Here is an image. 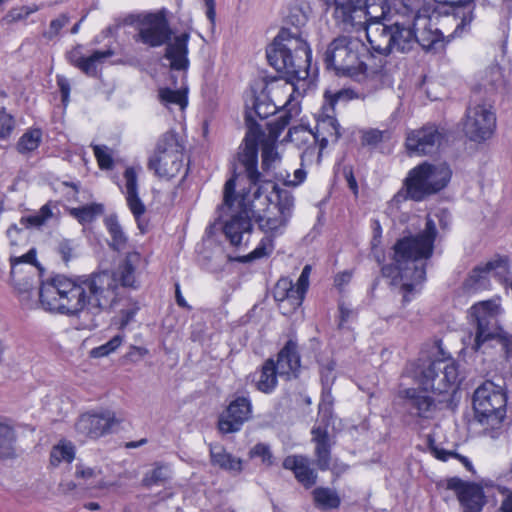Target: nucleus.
<instances>
[{"label": "nucleus", "instance_id": "f257e3e1", "mask_svg": "<svg viewBox=\"0 0 512 512\" xmlns=\"http://www.w3.org/2000/svg\"><path fill=\"white\" fill-rule=\"evenodd\" d=\"M293 15L289 18L293 19ZM306 16L301 15L295 23V31L282 28L274 38L272 44L266 50L269 64L277 72L286 75V79L279 76H264L255 80L251 86L253 93V107L245 111L246 128H261L256 121L267 119L277 112V106L272 101L280 93H289L293 89L294 79H303L307 74V66L310 61L311 50L301 37L299 27L305 25ZM293 24L294 22L291 21Z\"/></svg>", "mask_w": 512, "mask_h": 512}, {"label": "nucleus", "instance_id": "f03ea898", "mask_svg": "<svg viewBox=\"0 0 512 512\" xmlns=\"http://www.w3.org/2000/svg\"><path fill=\"white\" fill-rule=\"evenodd\" d=\"M118 279L113 273L103 271L90 275H56L43 282L39 297L49 311L88 320L86 328L100 324L98 317L117 307L119 302Z\"/></svg>", "mask_w": 512, "mask_h": 512}, {"label": "nucleus", "instance_id": "7ed1b4c3", "mask_svg": "<svg viewBox=\"0 0 512 512\" xmlns=\"http://www.w3.org/2000/svg\"><path fill=\"white\" fill-rule=\"evenodd\" d=\"M436 235L435 222L427 218L421 233L404 237L395 243L394 264L385 265L381 269L384 277H391L394 281L399 278L405 303L411 300L409 294L416 291V287L426 279L425 261L433 254Z\"/></svg>", "mask_w": 512, "mask_h": 512}, {"label": "nucleus", "instance_id": "20e7f679", "mask_svg": "<svg viewBox=\"0 0 512 512\" xmlns=\"http://www.w3.org/2000/svg\"><path fill=\"white\" fill-rule=\"evenodd\" d=\"M136 23L137 34L134 36L136 42L149 47H160L166 45L164 57L170 61L172 70L186 71L189 67L188 42L190 34L183 32L174 36L166 18L165 11L155 13L129 15L125 18V24Z\"/></svg>", "mask_w": 512, "mask_h": 512}, {"label": "nucleus", "instance_id": "39448f33", "mask_svg": "<svg viewBox=\"0 0 512 512\" xmlns=\"http://www.w3.org/2000/svg\"><path fill=\"white\" fill-rule=\"evenodd\" d=\"M282 130H247V133L239 146L237 158L244 167L250 188L254 189L256 199L260 198L261 190L265 188L261 173L257 169L258 152L262 151V169L270 171L280 161L276 150V143Z\"/></svg>", "mask_w": 512, "mask_h": 512}, {"label": "nucleus", "instance_id": "423d86ee", "mask_svg": "<svg viewBox=\"0 0 512 512\" xmlns=\"http://www.w3.org/2000/svg\"><path fill=\"white\" fill-rule=\"evenodd\" d=\"M251 200H255L256 208H253L252 217L255 218L259 228L275 237L284 232L294 207V198L286 189H280L272 182H265V188L261 190L260 198L256 199L254 190L251 191Z\"/></svg>", "mask_w": 512, "mask_h": 512}, {"label": "nucleus", "instance_id": "0eeeda50", "mask_svg": "<svg viewBox=\"0 0 512 512\" xmlns=\"http://www.w3.org/2000/svg\"><path fill=\"white\" fill-rule=\"evenodd\" d=\"M500 314V305L494 300L474 304L470 309L474 332L464 340V343L474 352H478L489 346L492 341H496L509 357L512 354V334L501 327Z\"/></svg>", "mask_w": 512, "mask_h": 512}, {"label": "nucleus", "instance_id": "6e6552de", "mask_svg": "<svg viewBox=\"0 0 512 512\" xmlns=\"http://www.w3.org/2000/svg\"><path fill=\"white\" fill-rule=\"evenodd\" d=\"M333 7V18L342 30L375 26L386 19L389 13L387 0H322Z\"/></svg>", "mask_w": 512, "mask_h": 512}, {"label": "nucleus", "instance_id": "1a4fd4ad", "mask_svg": "<svg viewBox=\"0 0 512 512\" xmlns=\"http://www.w3.org/2000/svg\"><path fill=\"white\" fill-rule=\"evenodd\" d=\"M367 40L376 53L390 55L394 52L406 54L416 46L414 21L378 23L367 28Z\"/></svg>", "mask_w": 512, "mask_h": 512}, {"label": "nucleus", "instance_id": "9d476101", "mask_svg": "<svg viewBox=\"0 0 512 512\" xmlns=\"http://www.w3.org/2000/svg\"><path fill=\"white\" fill-rule=\"evenodd\" d=\"M452 171L445 162H423L411 169L405 179L406 197L422 201L444 189L450 182Z\"/></svg>", "mask_w": 512, "mask_h": 512}, {"label": "nucleus", "instance_id": "9b49d317", "mask_svg": "<svg viewBox=\"0 0 512 512\" xmlns=\"http://www.w3.org/2000/svg\"><path fill=\"white\" fill-rule=\"evenodd\" d=\"M365 52V43L357 38L341 35L334 38L323 54V62L336 75L355 79L360 55Z\"/></svg>", "mask_w": 512, "mask_h": 512}, {"label": "nucleus", "instance_id": "f8f14e48", "mask_svg": "<svg viewBox=\"0 0 512 512\" xmlns=\"http://www.w3.org/2000/svg\"><path fill=\"white\" fill-rule=\"evenodd\" d=\"M184 166L183 137L174 130L167 131L158 141L155 153L149 158L148 168L159 178L171 179Z\"/></svg>", "mask_w": 512, "mask_h": 512}, {"label": "nucleus", "instance_id": "ddd939ff", "mask_svg": "<svg viewBox=\"0 0 512 512\" xmlns=\"http://www.w3.org/2000/svg\"><path fill=\"white\" fill-rule=\"evenodd\" d=\"M506 395L500 385L492 381L482 383L473 394L476 420L482 425L495 427L505 416Z\"/></svg>", "mask_w": 512, "mask_h": 512}, {"label": "nucleus", "instance_id": "4468645a", "mask_svg": "<svg viewBox=\"0 0 512 512\" xmlns=\"http://www.w3.org/2000/svg\"><path fill=\"white\" fill-rule=\"evenodd\" d=\"M418 382L423 390L437 394L455 391L459 383L458 365L452 359H438L421 369Z\"/></svg>", "mask_w": 512, "mask_h": 512}, {"label": "nucleus", "instance_id": "2eb2a0df", "mask_svg": "<svg viewBox=\"0 0 512 512\" xmlns=\"http://www.w3.org/2000/svg\"><path fill=\"white\" fill-rule=\"evenodd\" d=\"M256 207L255 200H251V190L243 192L239 196V211L232 215L223 226L225 237L232 246L238 247L248 242L252 232V211Z\"/></svg>", "mask_w": 512, "mask_h": 512}, {"label": "nucleus", "instance_id": "dca6fc26", "mask_svg": "<svg viewBox=\"0 0 512 512\" xmlns=\"http://www.w3.org/2000/svg\"><path fill=\"white\" fill-rule=\"evenodd\" d=\"M414 29L418 44L425 52L437 54L445 49L449 37H445L440 29L431 23V19L420 15L419 11L414 15Z\"/></svg>", "mask_w": 512, "mask_h": 512}, {"label": "nucleus", "instance_id": "f3484780", "mask_svg": "<svg viewBox=\"0 0 512 512\" xmlns=\"http://www.w3.org/2000/svg\"><path fill=\"white\" fill-rule=\"evenodd\" d=\"M321 420L311 429L312 439L315 444V457L318 468L322 471L329 469L331 461V442L328 433V426L332 416L331 408L319 406Z\"/></svg>", "mask_w": 512, "mask_h": 512}, {"label": "nucleus", "instance_id": "a211bd4d", "mask_svg": "<svg viewBox=\"0 0 512 512\" xmlns=\"http://www.w3.org/2000/svg\"><path fill=\"white\" fill-rule=\"evenodd\" d=\"M252 417V403L248 397L239 396L227 406L218 419V429L223 434L241 430L243 424Z\"/></svg>", "mask_w": 512, "mask_h": 512}, {"label": "nucleus", "instance_id": "6ab92c4d", "mask_svg": "<svg viewBox=\"0 0 512 512\" xmlns=\"http://www.w3.org/2000/svg\"><path fill=\"white\" fill-rule=\"evenodd\" d=\"M447 488L456 493L464 512H480L482 510L485 496L480 485L452 477L447 480Z\"/></svg>", "mask_w": 512, "mask_h": 512}, {"label": "nucleus", "instance_id": "aec40b11", "mask_svg": "<svg viewBox=\"0 0 512 512\" xmlns=\"http://www.w3.org/2000/svg\"><path fill=\"white\" fill-rule=\"evenodd\" d=\"M117 423L115 415L111 411L82 414L75 424L78 433L96 439L110 432Z\"/></svg>", "mask_w": 512, "mask_h": 512}, {"label": "nucleus", "instance_id": "412c9836", "mask_svg": "<svg viewBox=\"0 0 512 512\" xmlns=\"http://www.w3.org/2000/svg\"><path fill=\"white\" fill-rule=\"evenodd\" d=\"M442 140L439 130H410L405 146L410 156H423L436 153Z\"/></svg>", "mask_w": 512, "mask_h": 512}, {"label": "nucleus", "instance_id": "4be33fe9", "mask_svg": "<svg viewBox=\"0 0 512 512\" xmlns=\"http://www.w3.org/2000/svg\"><path fill=\"white\" fill-rule=\"evenodd\" d=\"M124 179L127 206L134 216L138 229L143 234L147 231V223L142 218L146 212V206L139 197L137 170L134 167L126 168Z\"/></svg>", "mask_w": 512, "mask_h": 512}, {"label": "nucleus", "instance_id": "5701e85b", "mask_svg": "<svg viewBox=\"0 0 512 512\" xmlns=\"http://www.w3.org/2000/svg\"><path fill=\"white\" fill-rule=\"evenodd\" d=\"M439 3L446 4L450 7L447 12L446 21L453 22L455 29L454 35H461L470 27L471 22L475 18L474 0H436Z\"/></svg>", "mask_w": 512, "mask_h": 512}, {"label": "nucleus", "instance_id": "b1692460", "mask_svg": "<svg viewBox=\"0 0 512 512\" xmlns=\"http://www.w3.org/2000/svg\"><path fill=\"white\" fill-rule=\"evenodd\" d=\"M507 265V258L499 257L488 261L484 265L476 266L464 282L465 290L468 292H477L488 288V274L496 269H502V272H505L507 270Z\"/></svg>", "mask_w": 512, "mask_h": 512}, {"label": "nucleus", "instance_id": "393cba45", "mask_svg": "<svg viewBox=\"0 0 512 512\" xmlns=\"http://www.w3.org/2000/svg\"><path fill=\"white\" fill-rule=\"evenodd\" d=\"M273 297L275 301L280 303L281 309H286V312L296 310L304 300L295 284L287 277L280 278L277 281L273 289Z\"/></svg>", "mask_w": 512, "mask_h": 512}, {"label": "nucleus", "instance_id": "a878e982", "mask_svg": "<svg viewBox=\"0 0 512 512\" xmlns=\"http://www.w3.org/2000/svg\"><path fill=\"white\" fill-rule=\"evenodd\" d=\"M404 405L412 416L421 418L432 417L436 404L427 391L418 389H407L405 391Z\"/></svg>", "mask_w": 512, "mask_h": 512}, {"label": "nucleus", "instance_id": "bb28decb", "mask_svg": "<svg viewBox=\"0 0 512 512\" xmlns=\"http://www.w3.org/2000/svg\"><path fill=\"white\" fill-rule=\"evenodd\" d=\"M275 367L279 376H286L288 379L297 377L300 369V355L295 341L288 340L279 351Z\"/></svg>", "mask_w": 512, "mask_h": 512}, {"label": "nucleus", "instance_id": "cd10ccee", "mask_svg": "<svg viewBox=\"0 0 512 512\" xmlns=\"http://www.w3.org/2000/svg\"><path fill=\"white\" fill-rule=\"evenodd\" d=\"M283 467L293 471L296 479L305 487H311L316 483L317 474L310 468L309 460L305 456H287L283 461Z\"/></svg>", "mask_w": 512, "mask_h": 512}, {"label": "nucleus", "instance_id": "c85d7f7f", "mask_svg": "<svg viewBox=\"0 0 512 512\" xmlns=\"http://www.w3.org/2000/svg\"><path fill=\"white\" fill-rule=\"evenodd\" d=\"M371 50H373L371 48ZM388 55H382L375 51H370L365 45V52L360 55L359 66L355 75V80L361 81L368 76L379 74L386 65V57Z\"/></svg>", "mask_w": 512, "mask_h": 512}, {"label": "nucleus", "instance_id": "c756f323", "mask_svg": "<svg viewBox=\"0 0 512 512\" xmlns=\"http://www.w3.org/2000/svg\"><path fill=\"white\" fill-rule=\"evenodd\" d=\"M350 90H340L334 94L326 91L324 94L325 104L322 106L320 113L318 114V125H327L331 128H338L339 123L335 117V105L340 101H347L351 99Z\"/></svg>", "mask_w": 512, "mask_h": 512}, {"label": "nucleus", "instance_id": "7c9ffc66", "mask_svg": "<svg viewBox=\"0 0 512 512\" xmlns=\"http://www.w3.org/2000/svg\"><path fill=\"white\" fill-rule=\"evenodd\" d=\"M467 128H495L496 115L491 106L479 104L469 107L466 112Z\"/></svg>", "mask_w": 512, "mask_h": 512}, {"label": "nucleus", "instance_id": "2f4dec72", "mask_svg": "<svg viewBox=\"0 0 512 512\" xmlns=\"http://www.w3.org/2000/svg\"><path fill=\"white\" fill-rule=\"evenodd\" d=\"M210 456L212 464L217 465L224 470L234 473H239L242 470L241 459L227 453L221 445H211Z\"/></svg>", "mask_w": 512, "mask_h": 512}, {"label": "nucleus", "instance_id": "473e14b6", "mask_svg": "<svg viewBox=\"0 0 512 512\" xmlns=\"http://www.w3.org/2000/svg\"><path fill=\"white\" fill-rule=\"evenodd\" d=\"M312 495L315 506L323 511L337 509L341 504L337 491L329 487H317Z\"/></svg>", "mask_w": 512, "mask_h": 512}, {"label": "nucleus", "instance_id": "72a5a7b5", "mask_svg": "<svg viewBox=\"0 0 512 512\" xmlns=\"http://www.w3.org/2000/svg\"><path fill=\"white\" fill-rule=\"evenodd\" d=\"M16 440L14 428L8 419H0V459L14 456V442Z\"/></svg>", "mask_w": 512, "mask_h": 512}, {"label": "nucleus", "instance_id": "f704fd0d", "mask_svg": "<svg viewBox=\"0 0 512 512\" xmlns=\"http://www.w3.org/2000/svg\"><path fill=\"white\" fill-rule=\"evenodd\" d=\"M277 376L278 372L276 370L274 360H266L261 368L259 378L256 382L257 389L266 394L273 392L277 386Z\"/></svg>", "mask_w": 512, "mask_h": 512}, {"label": "nucleus", "instance_id": "c9c22d12", "mask_svg": "<svg viewBox=\"0 0 512 512\" xmlns=\"http://www.w3.org/2000/svg\"><path fill=\"white\" fill-rule=\"evenodd\" d=\"M106 229L111 237L110 247L115 251H122L127 246L128 237L123 231L118 217L116 215H109L104 220Z\"/></svg>", "mask_w": 512, "mask_h": 512}, {"label": "nucleus", "instance_id": "e433bc0d", "mask_svg": "<svg viewBox=\"0 0 512 512\" xmlns=\"http://www.w3.org/2000/svg\"><path fill=\"white\" fill-rule=\"evenodd\" d=\"M140 259L141 256L137 252H131L126 255L123 264L119 268L120 281L123 287H136L135 270Z\"/></svg>", "mask_w": 512, "mask_h": 512}, {"label": "nucleus", "instance_id": "4c0bfd02", "mask_svg": "<svg viewBox=\"0 0 512 512\" xmlns=\"http://www.w3.org/2000/svg\"><path fill=\"white\" fill-rule=\"evenodd\" d=\"M52 207H56L51 201L43 205L40 210L34 214L23 216L20 224L24 228H40L53 216Z\"/></svg>", "mask_w": 512, "mask_h": 512}, {"label": "nucleus", "instance_id": "58836bf2", "mask_svg": "<svg viewBox=\"0 0 512 512\" xmlns=\"http://www.w3.org/2000/svg\"><path fill=\"white\" fill-rule=\"evenodd\" d=\"M504 77L502 69L498 65H492L485 70V75L482 78L480 85L486 92H495L504 86Z\"/></svg>", "mask_w": 512, "mask_h": 512}, {"label": "nucleus", "instance_id": "ea45409f", "mask_svg": "<svg viewBox=\"0 0 512 512\" xmlns=\"http://www.w3.org/2000/svg\"><path fill=\"white\" fill-rule=\"evenodd\" d=\"M75 457V449L71 442L60 441L50 453V463L58 466L60 463H71Z\"/></svg>", "mask_w": 512, "mask_h": 512}, {"label": "nucleus", "instance_id": "a19ab883", "mask_svg": "<svg viewBox=\"0 0 512 512\" xmlns=\"http://www.w3.org/2000/svg\"><path fill=\"white\" fill-rule=\"evenodd\" d=\"M102 212L103 206L101 204H89L70 210V214L82 224L92 222Z\"/></svg>", "mask_w": 512, "mask_h": 512}, {"label": "nucleus", "instance_id": "79ce46f5", "mask_svg": "<svg viewBox=\"0 0 512 512\" xmlns=\"http://www.w3.org/2000/svg\"><path fill=\"white\" fill-rule=\"evenodd\" d=\"M274 237L272 236H264L257 247L251 251L249 254L244 256L241 261L242 262H250L256 259L268 257L274 250Z\"/></svg>", "mask_w": 512, "mask_h": 512}, {"label": "nucleus", "instance_id": "37998d69", "mask_svg": "<svg viewBox=\"0 0 512 512\" xmlns=\"http://www.w3.org/2000/svg\"><path fill=\"white\" fill-rule=\"evenodd\" d=\"M159 97L161 102L165 104L178 105L181 109L187 106L186 90L162 88L159 90Z\"/></svg>", "mask_w": 512, "mask_h": 512}, {"label": "nucleus", "instance_id": "c03bdc74", "mask_svg": "<svg viewBox=\"0 0 512 512\" xmlns=\"http://www.w3.org/2000/svg\"><path fill=\"white\" fill-rule=\"evenodd\" d=\"M40 141V130H28L19 139L17 149L22 154L32 152L38 148Z\"/></svg>", "mask_w": 512, "mask_h": 512}, {"label": "nucleus", "instance_id": "a18cd8bd", "mask_svg": "<svg viewBox=\"0 0 512 512\" xmlns=\"http://www.w3.org/2000/svg\"><path fill=\"white\" fill-rule=\"evenodd\" d=\"M40 8L41 7L36 4H32L29 6H22V7H18V8H12L5 15V17L3 18V21H5L8 24H11V23L25 20L26 18H28L29 15L37 12Z\"/></svg>", "mask_w": 512, "mask_h": 512}, {"label": "nucleus", "instance_id": "49530a36", "mask_svg": "<svg viewBox=\"0 0 512 512\" xmlns=\"http://www.w3.org/2000/svg\"><path fill=\"white\" fill-rule=\"evenodd\" d=\"M123 342L122 335H115L108 342L90 351V356L93 358H101L113 353Z\"/></svg>", "mask_w": 512, "mask_h": 512}, {"label": "nucleus", "instance_id": "de8ad7c7", "mask_svg": "<svg viewBox=\"0 0 512 512\" xmlns=\"http://www.w3.org/2000/svg\"><path fill=\"white\" fill-rule=\"evenodd\" d=\"M170 478V471L167 467L159 466L147 474L143 479L144 485L152 486L165 483Z\"/></svg>", "mask_w": 512, "mask_h": 512}, {"label": "nucleus", "instance_id": "09e8293b", "mask_svg": "<svg viewBox=\"0 0 512 512\" xmlns=\"http://www.w3.org/2000/svg\"><path fill=\"white\" fill-rule=\"evenodd\" d=\"M310 132L314 138L315 142L319 143V156L322 154V151L328 146L329 138L326 136L325 132H330L329 136L332 142H337L340 138L339 130H334L331 132L330 130H307Z\"/></svg>", "mask_w": 512, "mask_h": 512}, {"label": "nucleus", "instance_id": "8fccbe9b", "mask_svg": "<svg viewBox=\"0 0 512 512\" xmlns=\"http://www.w3.org/2000/svg\"><path fill=\"white\" fill-rule=\"evenodd\" d=\"M251 458L259 457L263 464L271 466L273 464V455L268 445L263 443L256 444L249 452Z\"/></svg>", "mask_w": 512, "mask_h": 512}, {"label": "nucleus", "instance_id": "3c124183", "mask_svg": "<svg viewBox=\"0 0 512 512\" xmlns=\"http://www.w3.org/2000/svg\"><path fill=\"white\" fill-rule=\"evenodd\" d=\"M69 22V18L65 14H61L58 18L50 22L49 29L44 31L42 36L48 40L55 38L60 30Z\"/></svg>", "mask_w": 512, "mask_h": 512}, {"label": "nucleus", "instance_id": "603ef678", "mask_svg": "<svg viewBox=\"0 0 512 512\" xmlns=\"http://www.w3.org/2000/svg\"><path fill=\"white\" fill-rule=\"evenodd\" d=\"M236 187V177L233 176L228 179L224 185L223 191V207L231 209L234 205L236 198L234 197Z\"/></svg>", "mask_w": 512, "mask_h": 512}, {"label": "nucleus", "instance_id": "864d4df0", "mask_svg": "<svg viewBox=\"0 0 512 512\" xmlns=\"http://www.w3.org/2000/svg\"><path fill=\"white\" fill-rule=\"evenodd\" d=\"M279 115L272 121L265 123V128H286L291 122L292 113L288 110L278 111Z\"/></svg>", "mask_w": 512, "mask_h": 512}, {"label": "nucleus", "instance_id": "5fc2aeb1", "mask_svg": "<svg viewBox=\"0 0 512 512\" xmlns=\"http://www.w3.org/2000/svg\"><path fill=\"white\" fill-rule=\"evenodd\" d=\"M94 154L101 169H111L113 160L109 153L106 151L105 146H94Z\"/></svg>", "mask_w": 512, "mask_h": 512}, {"label": "nucleus", "instance_id": "6e6d98bb", "mask_svg": "<svg viewBox=\"0 0 512 512\" xmlns=\"http://www.w3.org/2000/svg\"><path fill=\"white\" fill-rule=\"evenodd\" d=\"M138 310L139 307L136 304H133L127 309H121L119 315V328L124 329L134 319Z\"/></svg>", "mask_w": 512, "mask_h": 512}, {"label": "nucleus", "instance_id": "4d7b16f0", "mask_svg": "<svg viewBox=\"0 0 512 512\" xmlns=\"http://www.w3.org/2000/svg\"><path fill=\"white\" fill-rule=\"evenodd\" d=\"M381 130H364L361 139L364 146H375L382 140Z\"/></svg>", "mask_w": 512, "mask_h": 512}, {"label": "nucleus", "instance_id": "13d9d810", "mask_svg": "<svg viewBox=\"0 0 512 512\" xmlns=\"http://www.w3.org/2000/svg\"><path fill=\"white\" fill-rule=\"evenodd\" d=\"M73 250L74 248L72 242L67 239L61 240L57 247V251L65 263H68L72 259Z\"/></svg>", "mask_w": 512, "mask_h": 512}, {"label": "nucleus", "instance_id": "bf43d9fd", "mask_svg": "<svg viewBox=\"0 0 512 512\" xmlns=\"http://www.w3.org/2000/svg\"><path fill=\"white\" fill-rule=\"evenodd\" d=\"M493 130H466V137L473 142L482 143L492 137Z\"/></svg>", "mask_w": 512, "mask_h": 512}, {"label": "nucleus", "instance_id": "052dcab7", "mask_svg": "<svg viewBox=\"0 0 512 512\" xmlns=\"http://www.w3.org/2000/svg\"><path fill=\"white\" fill-rule=\"evenodd\" d=\"M311 272V266L306 265L304 266L297 283L295 284L296 288L299 290V292L302 294V296H305V293L309 286V276Z\"/></svg>", "mask_w": 512, "mask_h": 512}, {"label": "nucleus", "instance_id": "680f3d73", "mask_svg": "<svg viewBox=\"0 0 512 512\" xmlns=\"http://www.w3.org/2000/svg\"><path fill=\"white\" fill-rule=\"evenodd\" d=\"M11 267L12 270L16 265L27 263V264H35L36 263V250L34 248L30 249L26 254L18 257H11Z\"/></svg>", "mask_w": 512, "mask_h": 512}, {"label": "nucleus", "instance_id": "e2e57ef3", "mask_svg": "<svg viewBox=\"0 0 512 512\" xmlns=\"http://www.w3.org/2000/svg\"><path fill=\"white\" fill-rule=\"evenodd\" d=\"M66 58L70 64L77 67L84 58L82 54V45H77L72 50L67 52Z\"/></svg>", "mask_w": 512, "mask_h": 512}, {"label": "nucleus", "instance_id": "0e129e2a", "mask_svg": "<svg viewBox=\"0 0 512 512\" xmlns=\"http://www.w3.org/2000/svg\"><path fill=\"white\" fill-rule=\"evenodd\" d=\"M97 475V471L90 467H85L83 465H77L75 471L76 478H82L85 481L95 478Z\"/></svg>", "mask_w": 512, "mask_h": 512}, {"label": "nucleus", "instance_id": "69168bd1", "mask_svg": "<svg viewBox=\"0 0 512 512\" xmlns=\"http://www.w3.org/2000/svg\"><path fill=\"white\" fill-rule=\"evenodd\" d=\"M57 85L61 93L62 102L66 104L70 94V83L64 76H57Z\"/></svg>", "mask_w": 512, "mask_h": 512}, {"label": "nucleus", "instance_id": "338daca9", "mask_svg": "<svg viewBox=\"0 0 512 512\" xmlns=\"http://www.w3.org/2000/svg\"><path fill=\"white\" fill-rule=\"evenodd\" d=\"M95 62L91 60V57H84L81 63L77 66L82 72L89 76H94L96 74V66Z\"/></svg>", "mask_w": 512, "mask_h": 512}, {"label": "nucleus", "instance_id": "774afa93", "mask_svg": "<svg viewBox=\"0 0 512 512\" xmlns=\"http://www.w3.org/2000/svg\"><path fill=\"white\" fill-rule=\"evenodd\" d=\"M339 328H344L345 324L350 320L353 315V311L347 307L344 303L339 304Z\"/></svg>", "mask_w": 512, "mask_h": 512}]
</instances>
